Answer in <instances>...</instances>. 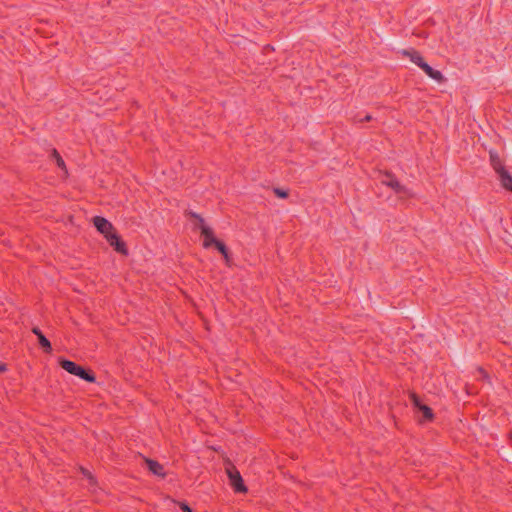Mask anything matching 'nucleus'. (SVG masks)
Masks as SVG:
<instances>
[{"label": "nucleus", "mask_w": 512, "mask_h": 512, "mask_svg": "<svg viewBox=\"0 0 512 512\" xmlns=\"http://www.w3.org/2000/svg\"><path fill=\"white\" fill-rule=\"evenodd\" d=\"M372 119V116L371 115H366L363 119L360 120V122H363V121H370Z\"/></svg>", "instance_id": "obj_19"}, {"label": "nucleus", "mask_w": 512, "mask_h": 512, "mask_svg": "<svg viewBox=\"0 0 512 512\" xmlns=\"http://www.w3.org/2000/svg\"><path fill=\"white\" fill-rule=\"evenodd\" d=\"M7 370L6 365L0 361V373H3Z\"/></svg>", "instance_id": "obj_18"}, {"label": "nucleus", "mask_w": 512, "mask_h": 512, "mask_svg": "<svg viewBox=\"0 0 512 512\" xmlns=\"http://www.w3.org/2000/svg\"><path fill=\"white\" fill-rule=\"evenodd\" d=\"M32 332L33 334H35L38 338V341H39V344L41 345V347H43L45 349V351L47 352H51L52 350V347H51V343L50 341L43 335V333L41 332V330L37 327H34L32 329Z\"/></svg>", "instance_id": "obj_11"}, {"label": "nucleus", "mask_w": 512, "mask_h": 512, "mask_svg": "<svg viewBox=\"0 0 512 512\" xmlns=\"http://www.w3.org/2000/svg\"><path fill=\"white\" fill-rule=\"evenodd\" d=\"M180 508L183 512H192V509L186 503H180Z\"/></svg>", "instance_id": "obj_17"}, {"label": "nucleus", "mask_w": 512, "mask_h": 512, "mask_svg": "<svg viewBox=\"0 0 512 512\" xmlns=\"http://www.w3.org/2000/svg\"><path fill=\"white\" fill-rule=\"evenodd\" d=\"M497 175L502 187L512 192V175L506 169Z\"/></svg>", "instance_id": "obj_9"}, {"label": "nucleus", "mask_w": 512, "mask_h": 512, "mask_svg": "<svg viewBox=\"0 0 512 512\" xmlns=\"http://www.w3.org/2000/svg\"><path fill=\"white\" fill-rule=\"evenodd\" d=\"M51 156L52 158L55 160L57 166L62 169L64 171V173L66 174L67 173V169H66V165H65V162L64 160L62 159V157L60 156V154L58 153L57 150H52V153H51Z\"/></svg>", "instance_id": "obj_13"}, {"label": "nucleus", "mask_w": 512, "mask_h": 512, "mask_svg": "<svg viewBox=\"0 0 512 512\" xmlns=\"http://www.w3.org/2000/svg\"><path fill=\"white\" fill-rule=\"evenodd\" d=\"M192 216L199 221V229L201 231V235L204 238L203 246L205 248H209L212 245L215 246L218 240L214 237L212 229L205 224L204 219L200 215L192 213Z\"/></svg>", "instance_id": "obj_3"}, {"label": "nucleus", "mask_w": 512, "mask_h": 512, "mask_svg": "<svg viewBox=\"0 0 512 512\" xmlns=\"http://www.w3.org/2000/svg\"><path fill=\"white\" fill-rule=\"evenodd\" d=\"M490 159H491V165L497 174H499L500 172L505 170V167L502 165L501 160L499 159V157L496 154L491 152Z\"/></svg>", "instance_id": "obj_12"}, {"label": "nucleus", "mask_w": 512, "mask_h": 512, "mask_svg": "<svg viewBox=\"0 0 512 512\" xmlns=\"http://www.w3.org/2000/svg\"><path fill=\"white\" fill-rule=\"evenodd\" d=\"M106 241L110 244L111 247L114 248V250L122 255L128 254V249L126 247L125 242L120 238L118 233L116 232V229L114 228L111 230L109 234L104 236Z\"/></svg>", "instance_id": "obj_5"}, {"label": "nucleus", "mask_w": 512, "mask_h": 512, "mask_svg": "<svg viewBox=\"0 0 512 512\" xmlns=\"http://www.w3.org/2000/svg\"><path fill=\"white\" fill-rule=\"evenodd\" d=\"M399 53L403 57L408 58L412 63L417 65L419 68H421L425 72V74L431 79L437 81L438 83L444 81L443 74L440 71L433 69L429 64H427L424 61L421 54L415 49H403Z\"/></svg>", "instance_id": "obj_1"}, {"label": "nucleus", "mask_w": 512, "mask_h": 512, "mask_svg": "<svg viewBox=\"0 0 512 512\" xmlns=\"http://www.w3.org/2000/svg\"><path fill=\"white\" fill-rule=\"evenodd\" d=\"M226 473L230 481V485L234 488L236 492L242 493L246 492L247 488L243 483V479L239 473V471L234 466H229L226 468Z\"/></svg>", "instance_id": "obj_4"}, {"label": "nucleus", "mask_w": 512, "mask_h": 512, "mask_svg": "<svg viewBox=\"0 0 512 512\" xmlns=\"http://www.w3.org/2000/svg\"><path fill=\"white\" fill-rule=\"evenodd\" d=\"M60 366L68 373L78 376L87 382L93 383L96 380L92 373L87 372L83 367L77 365L73 361L62 360L60 361Z\"/></svg>", "instance_id": "obj_2"}, {"label": "nucleus", "mask_w": 512, "mask_h": 512, "mask_svg": "<svg viewBox=\"0 0 512 512\" xmlns=\"http://www.w3.org/2000/svg\"><path fill=\"white\" fill-rule=\"evenodd\" d=\"M146 464H147L149 471L151 473H153L154 475L161 476V477L165 476L164 467L161 464H159L157 461L146 459Z\"/></svg>", "instance_id": "obj_10"}, {"label": "nucleus", "mask_w": 512, "mask_h": 512, "mask_svg": "<svg viewBox=\"0 0 512 512\" xmlns=\"http://www.w3.org/2000/svg\"><path fill=\"white\" fill-rule=\"evenodd\" d=\"M412 401H413L414 406L417 407L419 409V411L422 412L423 420H427V421L432 420L433 413H432V410L428 406L421 404L419 398L414 394L412 395Z\"/></svg>", "instance_id": "obj_8"}, {"label": "nucleus", "mask_w": 512, "mask_h": 512, "mask_svg": "<svg viewBox=\"0 0 512 512\" xmlns=\"http://www.w3.org/2000/svg\"><path fill=\"white\" fill-rule=\"evenodd\" d=\"M83 471V474L87 477V479L89 480L90 484H94V478L93 476L91 475V473L87 470H82Z\"/></svg>", "instance_id": "obj_16"}, {"label": "nucleus", "mask_w": 512, "mask_h": 512, "mask_svg": "<svg viewBox=\"0 0 512 512\" xmlns=\"http://www.w3.org/2000/svg\"><path fill=\"white\" fill-rule=\"evenodd\" d=\"M215 247L223 255L226 263H228L229 262V254H228V250H227L225 244L218 240L217 243L215 244Z\"/></svg>", "instance_id": "obj_14"}, {"label": "nucleus", "mask_w": 512, "mask_h": 512, "mask_svg": "<svg viewBox=\"0 0 512 512\" xmlns=\"http://www.w3.org/2000/svg\"><path fill=\"white\" fill-rule=\"evenodd\" d=\"M382 183L390 188H392L398 194H404L407 196H411V192L405 186L401 185L400 182L391 175H386V178L382 180Z\"/></svg>", "instance_id": "obj_6"}, {"label": "nucleus", "mask_w": 512, "mask_h": 512, "mask_svg": "<svg viewBox=\"0 0 512 512\" xmlns=\"http://www.w3.org/2000/svg\"><path fill=\"white\" fill-rule=\"evenodd\" d=\"M274 193L279 198H287L288 197V192L285 190L279 189V188H275Z\"/></svg>", "instance_id": "obj_15"}, {"label": "nucleus", "mask_w": 512, "mask_h": 512, "mask_svg": "<svg viewBox=\"0 0 512 512\" xmlns=\"http://www.w3.org/2000/svg\"><path fill=\"white\" fill-rule=\"evenodd\" d=\"M93 224L97 231L101 233L103 236H106L114 229V226L111 222H109L106 218L101 216H95L93 218Z\"/></svg>", "instance_id": "obj_7"}]
</instances>
